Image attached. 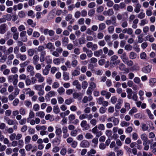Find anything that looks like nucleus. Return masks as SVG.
Segmentation results:
<instances>
[{
	"instance_id": "nucleus-1",
	"label": "nucleus",
	"mask_w": 156,
	"mask_h": 156,
	"mask_svg": "<svg viewBox=\"0 0 156 156\" xmlns=\"http://www.w3.org/2000/svg\"><path fill=\"white\" fill-rule=\"evenodd\" d=\"M18 75L17 74L10 75L8 77V82L9 83L12 82L13 85L15 86L18 82Z\"/></svg>"
},
{
	"instance_id": "nucleus-2",
	"label": "nucleus",
	"mask_w": 156,
	"mask_h": 156,
	"mask_svg": "<svg viewBox=\"0 0 156 156\" xmlns=\"http://www.w3.org/2000/svg\"><path fill=\"white\" fill-rule=\"evenodd\" d=\"M92 132L93 134L96 135V137H99L103 134L102 132L98 129L97 126H96L92 129Z\"/></svg>"
},
{
	"instance_id": "nucleus-3",
	"label": "nucleus",
	"mask_w": 156,
	"mask_h": 156,
	"mask_svg": "<svg viewBox=\"0 0 156 156\" xmlns=\"http://www.w3.org/2000/svg\"><path fill=\"white\" fill-rule=\"evenodd\" d=\"M92 132L93 134L96 135V137H99L103 134L102 132L98 129L97 126H96L92 129Z\"/></svg>"
},
{
	"instance_id": "nucleus-4",
	"label": "nucleus",
	"mask_w": 156,
	"mask_h": 156,
	"mask_svg": "<svg viewBox=\"0 0 156 156\" xmlns=\"http://www.w3.org/2000/svg\"><path fill=\"white\" fill-rule=\"evenodd\" d=\"M107 121L108 122H112L115 126L118 125L119 123V119L114 116H111L108 117L107 119Z\"/></svg>"
},
{
	"instance_id": "nucleus-5",
	"label": "nucleus",
	"mask_w": 156,
	"mask_h": 156,
	"mask_svg": "<svg viewBox=\"0 0 156 156\" xmlns=\"http://www.w3.org/2000/svg\"><path fill=\"white\" fill-rule=\"evenodd\" d=\"M103 54V51L101 49L96 50L94 52V55L95 56L97 57H101V58H104L105 57V55Z\"/></svg>"
},
{
	"instance_id": "nucleus-6",
	"label": "nucleus",
	"mask_w": 156,
	"mask_h": 156,
	"mask_svg": "<svg viewBox=\"0 0 156 156\" xmlns=\"http://www.w3.org/2000/svg\"><path fill=\"white\" fill-rule=\"evenodd\" d=\"M97 102L99 105H102L103 106H107L108 105V102L104 101V98L100 97L97 99Z\"/></svg>"
},
{
	"instance_id": "nucleus-7",
	"label": "nucleus",
	"mask_w": 156,
	"mask_h": 156,
	"mask_svg": "<svg viewBox=\"0 0 156 156\" xmlns=\"http://www.w3.org/2000/svg\"><path fill=\"white\" fill-rule=\"evenodd\" d=\"M34 69V67L31 65L28 66L26 69L27 71L30 73V75L31 76H33L35 74Z\"/></svg>"
},
{
	"instance_id": "nucleus-8",
	"label": "nucleus",
	"mask_w": 156,
	"mask_h": 156,
	"mask_svg": "<svg viewBox=\"0 0 156 156\" xmlns=\"http://www.w3.org/2000/svg\"><path fill=\"white\" fill-rule=\"evenodd\" d=\"M27 32L25 31H22L20 34V36L21 38V40L24 42H26L27 41V39L26 37Z\"/></svg>"
},
{
	"instance_id": "nucleus-9",
	"label": "nucleus",
	"mask_w": 156,
	"mask_h": 156,
	"mask_svg": "<svg viewBox=\"0 0 156 156\" xmlns=\"http://www.w3.org/2000/svg\"><path fill=\"white\" fill-rule=\"evenodd\" d=\"M35 77L38 79L39 83H42L44 81V79L39 73H37L35 75Z\"/></svg>"
},
{
	"instance_id": "nucleus-10",
	"label": "nucleus",
	"mask_w": 156,
	"mask_h": 156,
	"mask_svg": "<svg viewBox=\"0 0 156 156\" xmlns=\"http://www.w3.org/2000/svg\"><path fill=\"white\" fill-rule=\"evenodd\" d=\"M152 68L151 65H148L147 66L143 67L142 69V71L145 73H149L151 71Z\"/></svg>"
},
{
	"instance_id": "nucleus-11",
	"label": "nucleus",
	"mask_w": 156,
	"mask_h": 156,
	"mask_svg": "<svg viewBox=\"0 0 156 156\" xmlns=\"http://www.w3.org/2000/svg\"><path fill=\"white\" fill-rule=\"evenodd\" d=\"M7 25L5 23L2 24L0 25V33L3 34L6 31Z\"/></svg>"
},
{
	"instance_id": "nucleus-12",
	"label": "nucleus",
	"mask_w": 156,
	"mask_h": 156,
	"mask_svg": "<svg viewBox=\"0 0 156 156\" xmlns=\"http://www.w3.org/2000/svg\"><path fill=\"white\" fill-rule=\"evenodd\" d=\"M51 67V66L50 65H46L44 69H43L42 71L43 74L44 75H47L49 73V69Z\"/></svg>"
},
{
	"instance_id": "nucleus-13",
	"label": "nucleus",
	"mask_w": 156,
	"mask_h": 156,
	"mask_svg": "<svg viewBox=\"0 0 156 156\" xmlns=\"http://www.w3.org/2000/svg\"><path fill=\"white\" fill-rule=\"evenodd\" d=\"M80 145L82 147H88L90 146V143L88 141L83 140L81 142Z\"/></svg>"
},
{
	"instance_id": "nucleus-14",
	"label": "nucleus",
	"mask_w": 156,
	"mask_h": 156,
	"mask_svg": "<svg viewBox=\"0 0 156 156\" xmlns=\"http://www.w3.org/2000/svg\"><path fill=\"white\" fill-rule=\"evenodd\" d=\"M16 57L17 58H20V59L22 61L25 60L27 58V56L25 54H21L20 53L16 55Z\"/></svg>"
},
{
	"instance_id": "nucleus-15",
	"label": "nucleus",
	"mask_w": 156,
	"mask_h": 156,
	"mask_svg": "<svg viewBox=\"0 0 156 156\" xmlns=\"http://www.w3.org/2000/svg\"><path fill=\"white\" fill-rule=\"evenodd\" d=\"M40 52V60L41 62H44L45 60V57L46 55V53L44 50Z\"/></svg>"
},
{
	"instance_id": "nucleus-16",
	"label": "nucleus",
	"mask_w": 156,
	"mask_h": 156,
	"mask_svg": "<svg viewBox=\"0 0 156 156\" xmlns=\"http://www.w3.org/2000/svg\"><path fill=\"white\" fill-rule=\"evenodd\" d=\"M73 85L76 86V88L78 90H80L81 89V86L79 83L78 81L77 80H75L73 82Z\"/></svg>"
},
{
	"instance_id": "nucleus-17",
	"label": "nucleus",
	"mask_w": 156,
	"mask_h": 156,
	"mask_svg": "<svg viewBox=\"0 0 156 156\" xmlns=\"http://www.w3.org/2000/svg\"><path fill=\"white\" fill-rule=\"evenodd\" d=\"M46 48L50 50L51 51L54 50L55 49V47L53 44L50 42H49L46 44Z\"/></svg>"
},
{
	"instance_id": "nucleus-18",
	"label": "nucleus",
	"mask_w": 156,
	"mask_h": 156,
	"mask_svg": "<svg viewBox=\"0 0 156 156\" xmlns=\"http://www.w3.org/2000/svg\"><path fill=\"white\" fill-rule=\"evenodd\" d=\"M39 60V56L37 55H34L32 58L33 63L34 64H36L38 63Z\"/></svg>"
},
{
	"instance_id": "nucleus-19",
	"label": "nucleus",
	"mask_w": 156,
	"mask_h": 156,
	"mask_svg": "<svg viewBox=\"0 0 156 156\" xmlns=\"http://www.w3.org/2000/svg\"><path fill=\"white\" fill-rule=\"evenodd\" d=\"M141 7V5L139 3H137L135 6L134 11L136 13H139L140 11V9Z\"/></svg>"
},
{
	"instance_id": "nucleus-20",
	"label": "nucleus",
	"mask_w": 156,
	"mask_h": 156,
	"mask_svg": "<svg viewBox=\"0 0 156 156\" xmlns=\"http://www.w3.org/2000/svg\"><path fill=\"white\" fill-rule=\"evenodd\" d=\"M126 92L127 94V97L129 99L132 98V96L133 93V91L130 88H127L126 89Z\"/></svg>"
},
{
	"instance_id": "nucleus-21",
	"label": "nucleus",
	"mask_w": 156,
	"mask_h": 156,
	"mask_svg": "<svg viewBox=\"0 0 156 156\" xmlns=\"http://www.w3.org/2000/svg\"><path fill=\"white\" fill-rule=\"evenodd\" d=\"M5 119L6 120L8 124L9 125H14L15 124V122H16V120H13L12 119H9L8 118H5Z\"/></svg>"
},
{
	"instance_id": "nucleus-22",
	"label": "nucleus",
	"mask_w": 156,
	"mask_h": 156,
	"mask_svg": "<svg viewBox=\"0 0 156 156\" xmlns=\"http://www.w3.org/2000/svg\"><path fill=\"white\" fill-rule=\"evenodd\" d=\"M62 45L66 46L69 42V39L67 37H64L62 39Z\"/></svg>"
},
{
	"instance_id": "nucleus-23",
	"label": "nucleus",
	"mask_w": 156,
	"mask_h": 156,
	"mask_svg": "<svg viewBox=\"0 0 156 156\" xmlns=\"http://www.w3.org/2000/svg\"><path fill=\"white\" fill-rule=\"evenodd\" d=\"M120 57L124 63L128 59L126 52H124L122 53L120 56Z\"/></svg>"
},
{
	"instance_id": "nucleus-24",
	"label": "nucleus",
	"mask_w": 156,
	"mask_h": 156,
	"mask_svg": "<svg viewBox=\"0 0 156 156\" xmlns=\"http://www.w3.org/2000/svg\"><path fill=\"white\" fill-rule=\"evenodd\" d=\"M122 102L123 101L122 100L119 99L117 103L116 104L115 107V109H119L121 107V104Z\"/></svg>"
},
{
	"instance_id": "nucleus-25",
	"label": "nucleus",
	"mask_w": 156,
	"mask_h": 156,
	"mask_svg": "<svg viewBox=\"0 0 156 156\" xmlns=\"http://www.w3.org/2000/svg\"><path fill=\"white\" fill-rule=\"evenodd\" d=\"M45 113L43 111H39L36 113V115L37 116L41 118H43L45 116Z\"/></svg>"
},
{
	"instance_id": "nucleus-26",
	"label": "nucleus",
	"mask_w": 156,
	"mask_h": 156,
	"mask_svg": "<svg viewBox=\"0 0 156 156\" xmlns=\"http://www.w3.org/2000/svg\"><path fill=\"white\" fill-rule=\"evenodd\" d=\"M35 116L34 112L32 111H30L28 117L27 119V122L29 121V119L34 118Z\"/></svg>"
},
{
	"instance_id": "nucleus-27",
	"label": "nucleus",
	"mask_w": 156,
	"mask_h": 156,
	"mask_svg": "<svg viewBox=\"0 0 156 156\" xmlns=\"http://www.w3.org/2000/svg\"><path fill=\"white\" fill-rule=\"evenodd\" d=\"M43 83L41 85H35L34 86V87H35V89L37 90H40L42 89H43L44 88V85H43Z\"/></svg>"
},
{
	"instance_id": "nucleus-28",
	"label": "nucleus",
	"mask_w": 156,
	"mask_h": 156,
	"mask_svg": "<svg viewBox=\"0 0 156 156\" xmlns=\"http://www.w3.org/2000/svg\"><path fill=\"white\" fill-rule=\"evenodd\" d=\"M65 91V90L62 87H59L57 90V92L60 95L63 94Z\"/></svg>"
},
{
	"instance_id": "nucleus-29",
	"label": "nucleus",
	"mask_w": 156,
	"mask_h": 156,
	"mask_svg": "<svg viewBox=\"0 0 156 156\" xmlns=\"http://www.w3.org/2000/svg\"><path fill=\"white\" fill-rule=\"evenodd\" d=\"M13 47H9L7 51H6V50H5V53H4L6 55L10 54L11 53H12L13 52Z\"/></svg>"
},
{
	"instance_id": "nucleus-30",
	"label": "nucleus",
	"mask_w": 156,
	"mask_h": 156,
	"mask_svg": "<svg viewBox=\"0 0 156 156\" xmlns=\"http://www.w3.org/2000/svg\"><path fill=\"white\" fill-rule=\"evenodd\" d=\"M27 55L30 57L32 56L34 54V49H30L27 51Z\"/></svg>"
},
{
	"instance_id": "nucleus-31",
	"label": "nucleus",
	"mask_w": 156,
	"mask_h": 156,
	"mask_svg": "<svg viewBox=\"0 0 156 156\" xmlns=\"http://www.w3.org/2000/svg\"><path fill=\"white\" fill-rule=\"evenodd\" d=\"M147 40H148L151 42H153L154 40V38L152 35H147L145 37Z\"/></svg>"
},
{
	"instance_id": "nucleus-32",
	"label": "nucleus",
	"mask_w": 156,
	"mask_h": 156,
	"mask_svg": "<svg viewBox=\"0 0 156 156\" xmlns=\"http://www.w3.org/2000/svg\"><path fill=\"white\" fill-rule=\"evenodd\" d=\"M141 139L144 141L143 142H146L147 140V135L145 133H143L140 136Z\"/></svg>"
},
{
	"instance_id": "nucleus-33",
	"label": "nucleus",
	"mask_w": 156,
	"mask_h": 156,
	"mask_svg": "<svg viewBox=\"0 0 156 156\" xmlns=\"http://www.w3.org/2000/svg\"><path fill=\"white\" fill-rule=\"evenodd\" d=\"M137 57L136 54L134 52H131L129 55V58L130 59H133L136 58Z\"/></svg>"
},
{
	"instance_id": "nucleus-34",
	"label": "nucleus",
	"mask_w": 156,
	"mask_h": 156,
	"mask_svg": "<svg viewBox=\"0 0 156 156\" xmlns=\"http://www.w3.org/2000/svg\"><path fill=\"white\" fill-rule=\"evenodd\" d=\"M35 128L36 130L38 131H39L40 130H45L47 129L46 127L44 126H39L38 125H37V126H36L35 127Z\"/></svg>"
},
{
	"instance_id": "nucleus-35",
	"label": "nucleus",
	"mask_w": 156,
	"mask_h": 156,
	"mask_svg": "<svg viewBox=\"0 0 156 156\" xmlns=\"http://www.w3.org/2000/svg\"><path fill=\"white\" fill-rule=\"evenodd\" d=\"M69 73L65 72H63V78L64 80H67L69 79Z\"/></svg>"
},
{
	"instance_id": "nucleus-36",
	"label": "nucleus",
	"mask_w": 156,
	"mask_h": 156,
	"mask_svg": "<svg viewBox=\"0 0 156 156\" xmlns=\"http://www.w3.org/2000/svg\"><path fill=\"white\" fill-rule=\"evenodd\" d=\"M55 133L57 136H61L62 130L60 128H58L55 130Z\"/></svg>"
},
{
	"instance_id": "nucleus-37",
	"label": "nucleus",
	"mask_w": 156,
	"mask_h": 156,
	"mask_svg": "<svg viewBox=\"0 0 156 156\" xmlns=\"http://www.w3.org/2000/svg\"><path fill=\"white\" fill-rule=\"evenodd\" d=\"M114 30V27L113 26H111L109 27L108 28V33L110 34H112Z\"/></svg>"
},
{
	"instance_id": "nucleus-38",
	"label": "nucleus",
	"mask_w": 156,
	"mask_h": 156,
	"mask_svg": "<svg viewBox=\"0 0 156 156\" xmlns=\"http://www.w3.org/2000/svg\"><path fill=\"white\" fill-rule=\"evenodd\" d=\"M2 17L5 18L6 20L10 21L12 19L11 15L9 14L4 15L2 16Z\"/></svg>"
},
{
	"instance_id": "nucleus-39",
	"label": "nucleus",
	"mask_w": 156,
	"mask_h": 156,
	"mask_svg": "<svg viewBox=\"0 0 156 156\" xmlns=\"http://www.w3.org/2000/svg\"><path fill=\"white\" fill-rule=\"evenodd\" d=\"M148 23V21L146 19L142 20L140 23V25L141 26H144Z\"/></svg>"
},
{
	"instance_id": "nucleus-40",
	"label": "nucleus",
	"mask_w": 156,
	"mask_h": 156,
	"mask_svg": "<svg viewBox=\"0 0 156 156\" xmlns=\"http://www.w3.org/2000/svg\"><path fill=\"white\" fill-rule=\"evenodd\" d=\"M88 85V83L86 81H84L82 83V87L83 89H86Z\"/></svg>"
},
{
	"instance_id": "nucleus-41",
	"label": "nucleus",
	"mask_w": 156,
	"mask_h": 156,
	"mask_svg": "<svg viewBox=\"0 0 156 156\" xmlns=\"http://www.w3.org/2000/svg\"><path fill=\"white\" fill-rule=\"evenodd\" d=\"M78 40L80 44H83L86 42V40L84 37H81L79 38Z\"/></svg>"
},
{
	"instance_id": "nucleus-42",
	"label": "nucleus",
	"mask_w": 156,
	"mask_h": 156,
	"mask_svg": "<svg viewBox=\"0 0 156 156\" xmlns=\"http://www.w3.org/2000/svg\"><path fill=\"white\" fill-rule=\"evenodd\" d=\"M98 129L100 131H103L105 129V127L103 124H100L98 126Z\"/></svg>"
},
{
	"instance_id": "nucleus-43",
	"label": "nucleus",
	"mask_w": 156,
	"mask_h": 156,
	"mask_svg": "<svg viewBox=\"0 0 156 156\" xmlns=\"http://www.w3.org/2000/svg\"><path fill=\"white\" fill-rule=\"evenodd\" d=\"M111 18L112 20V24L115 26H117L116 20L115 16H112Z\"/></svg>"
},
{
	"instance_id": "nucleus-44",
	"label": "nucleus",
	"mask_w": 156,
	"mask_h": 156,
	"mask_svg": "<svg viewBox=\"0 0 156 156\" xmlns=\"http://www.w3.org/2000/svg\"><path fill=\"white\" fill-rule=\"evenodd\" d=\"M130 124L129 122H127L125 121L121 122L120 123V125L122 127L128 126H129Z\"/></svg>"
},
{
	"instance_id": "nucleus-45",
	"label": "nucleus",
	"mask_w": 156,
	"mask_h": 156,
	"mask_svg": "<svg viewBox=\"0 0 156 156\" xmlns=\"http://www.w3.org/2000/svg\"><path fill=\"white\" fill-rule=\"evenodd\" d=\"M145 13L143 12H141L138 15L137 17L140 19H141L144 18L145 17Z\"/></svg>"
},
{
	"instance_id": "nucleus-46",
	"label": "nucleus",
	"mask_w": 156,
	"mask_h": 156,
	"mask_svg": "<svg viewBox=\"0 0 156 156\" xmlns=\"http://www.w3.org/2000/svg\"><path fill=\"white\" fill-rule=\"evenodd\" d=\"M107 110V108L104 106L101 107L99 109V112L102 114L105 113Z\"/></svg>"
},
{
	"instance_id": "nucleus-47",
	"label": "nucleus",
	"mask_w": 156,
	"mask_h": 156,
	"mask_svg": "<svg viewBox=\"0 0 156 156\" xmlns=\"http://www.w3.org/2000/svg\"><path fill=\"white\" fill-rule=\"evenodd\" d=\"M24 104L28 108L31 107L32 106L31 102L30 101L27 100L24 101Z\"/></svg>"
},
{
	"instance_id": "nucleus-48",
	"label": "nucleus",
	"mask_w": 156,
	"mask_h": 156,
	"mask_svg": "<svg viewBox=\"0 0 156 156\" xmlns=\"http://www.w3.org/2000/svg\"><path fill=\"white\" fill-rule=\"evenodd\" d=\"M149 83L151 86H153L154 85V83H156V79L154 78L150 79Z\"/></svg>"
},
{
	"instance_id": "nucleus-49",
	"label": "nucleus",
	"mask_w": 156,
	"mask_h": 156,
	"mask_svg": "<svg viewBox=\"0 0 156 156\" xmlns=\"http://www.w3.org/2000/svg\"><path fill=\"white\" fill-rule=\"evenodd\" d=\"M106 27V26L104 23H101L99 25V29L100 30H104Z\"/></svg>"
},
{
	"instance_id": "nucleus-50",
	"label": "nucleus",
	"mask_w": 156,
	"mask_h": 156,
	"mask_svg": "<svg viewBox=\"0 0 156 156\" xmlns=\"http://www.w3.org/2000/svg\"><path fill=\"white\" fill-rule=\"evenodd\" d=\"M53 111L56 114H57L60 112V110L58 106H54L53 107Z\"/></svg>"
},
{
	"instance_id": "nucleus-51",
	"label": "nucleus",
	"mask_w": 156,
	"mask_h": 156,
	"mask_svg": "<svg viewBox=\"0 0 156 156\" xmlns=\"http://www.w3.org/2000/svg\"><path fill=\"white\" fill-rule=\"evenodd\" d=\"M32 147L33 146L31 144H28L26 145L25 146V148L27 151H30Z\"/></svg>"
},
{
	"instance_id": "nucleus-52",
	"label": "nucleus",
	"mask_w": 156,
	"mask_h": 156,
	"mask_svg": "<svg viewBox=\"0 0 156 156\" xmlns=\"http://www.w3.org/2000/svg\"><path fill=\"white\" fill-rule=\"evenodd\" d=\"M95 13V10L94 9H91L88 12V15L90 16H93Z\"/></svg>"
},
{
	"instance_id": "nucleus-53",
	"label": "nucleus",
	"mask_w": 156,
	"mask_h": 156,
	"mask_svg": "<svg viewBox=\"0 0 156 156\" xmlns=\"http://www.w3.org/2000/svg\"><path fill=\"white\" fill-rule=\"evenodd\" d=\"M105 134L108 137V138L111 137L112 135V131L111 130H107L105 132Z\"/></svg>"
},
{
	"instance_id": "nucleus-54",
	"label": "nucleus",
	"mask_w": 156,
	"mask_h": 156,
	"mask_svg": "<svg viewBox=\"0 0 156 156\" xmlns=\"http://www.w3.org/2000/svg\"><path fill=\"white\" fill-rule=\"evenodd\" d=\"M143 34H141L138 37V41L139 43H141L144 41Z\"/></svg>"
},
{
	"instance_id": "nucleus-55",
	"label": "nucleus",
	"mask_w": 156,
	"mask_h": 156,
	"mask_svg": "<svg viewBox=\"0 0 156 156\" xmlns=\"http://www.w3.org/2000/svg\"><path fill=\"white\" fill-rule=\"evenodd\" d=\"M85 137L86 139H92L93 136L90 133H87L85 135Z\"/></svg>"
},
{
	"instance_id": "nucleus-56",
	"label": "nucleus",
	"mask_w": 156,
	"mask_h": 156,
	"mask_svg": "<svg viewBox=\"0 0 156 156\" xmlns=\"http://www.w3.org/2000/svg\"><path fill=\"white\" fill-rule=\"evenodd\" d=\"M141 128L143 131H145L148 130L149 127L146 124H143L142 125Z\"/></svg>"
},
{
	"instance_id": "nucleus-57",
	"label": "nucleus",
	"mask_w": 156,
	"mask_h": 156,
	"mask_svg": "<svg viewBox=\"0 0 156 156\" xmlns=\"http://www.w3.org/2000/svg\"><path fill=\"white\" fill-rule=\"evenodd\" d=\"M125 64H126L127 65L129 66H131L133 64V62L131 60H129L128 59L125 62Z\"/></svg>"
},
{
	"instance_id": "nucleus-58",
	"label": "nucleus",
	"mask_w": 156,
	"mask_h": 156,
	"mask_svg": "<svg viewBox=\"0 0 156 156\" xmlns=\"http://www.w3.org/2000/svg\"><path fill=\"white\" fill-rule=\"evenodd\" d=\"M90 123L93 126H96L97 121L95 119H92L90 121Z\"/></svg>"
},
{
	"instance_id": "nucleus-59",
	"label": "nucleus",
	"mask_w": 156,
	"mask_h": 156,
	"mask_svg": "<svg viewBox=\"0 0 156 156\" xmlns=\"http://www.w3.org/2000/svg\"><path fill=\"white\" fill-rule=\"evenodd\" d=\"M137 108L135 107H133L132 108V109H131L129 112V115H132V114L134 113L137 112Z\"/></svg>"
},
{
	"instance_id": "nucleus-60",
	"label": "nucleus",
	"mask_w": 156,
	"mask_h": 156,
	"mask_svg": "<svg viewBox=\"0 0 156 156\" xmlns=\"http://www.w3.org/2000/svg\"><path fill=\"white\" fill-rule=\"evenodd\" d=\"M98 44L101 47H104L105 45L106 42L104 40H102L99 41Z\"/></svg>"
},
{
	"instance_id": "nucleus-61",
	"label": "nucleus",
	"mask_w": 156,
	"mask_h": 156,
	"mask_svg": "<svg viewBox=\"0 0 156 156\" xmlns=\"http://www.w3.org/2000/svg\"><path fill=\"white\" fill-rule=\"evenodd\" d=\"M132 46L129 44H126L125 46V49L127 51H131L132 49Z\"/></svg>"
},
{
	"instance_id": "nucleus-62",
	"label": "nucleus",
	"mask_w": 156,
	"mask_h": 156,
	"mask_svg": "<svg viewBox=\"0 0 156 156\" xmlns=\"http://www.w3.org/2000/svg\"><path fill=\"white\" fill-rule=\"evenodd\" d=\"M11 72L14 74L16 73H17L18 71V69L17 68L16 66H14L13 67H12L11 69Z\"/></svg>"
},
{
	"instance_id": "nucleus-63",
	"label": "nucleus",
	"mask_w": 156,
	"mask_h": 156,
	"mask_svg": "<svg viewBox=\"0 0 156 156\" xmlns=\"http://www.w3.org/2000/svg\"><path fill=\"white\" fill-rule=\"evenodd\" d=\"M1 57V58L0 59V62L1 63H4L7 59V56L5 55H3Z\"/></svg>"
},
{
	"instance_id": "nucleus-64",
	"label": "nucleus",
	"mask_w": 156,
	"mask_h": 156,
	"mask_svg": "<svg viewBox=\"0 0 156 156\" xmlns=\"http://www.w3.org/2000/svg\"><path fill=\"white\" fill-rule=\"evenodd\" d=\"M53 62L55 64L58 65L60 64L61 60L59 58H56L53 60Z\"/></svg>"
}]
</instances>
